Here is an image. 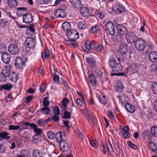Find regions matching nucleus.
Instances as JSON below:
<instances>
[{
    "instance_id": "nucleus-62",
    "label": "nucleus",
    "mask_w": 157,
    "mask_h": 157,
    "mask_svg": "<svg viewBox=\"0 0 157 157\" xmlns=\"http://www.w3.org/2000/svg\"><path fill=\"white\" fill-rule=\"evenodd\" d=\"M6 150V149L4 146L0 144V153H3Z\"/></svg>"
},
{
    "instance_id": "nucleus-24",
    "label": "nucleus",
    "mask_w": 157,
    "mask_h": 157,
    "mask_svg": "<svg viewBox=\"0 0 157 157\" xmlns=\"http://www.w3.org/2000/svg\"><path fill=\"white\" fill-rule=\"evenodd\" d=\"M69 2L71 3L73 7L76 8H80L82 4L79 0H71V2L70 1Z\"/></svg>"
},
{
    "instance_id": "nucleus-28",
    "label": "nucleus",
    "mask_w": 157,
    "mask_h": 157,
    "mask_svg": "<svg viewBox=\"0 0 157 157\" xmlns=\"http://www.w3.org/2000/svg\"><path fill=\"white\" fill-rule=\"evenodd\" d=\"M8 77L12 81L15 82L18 79L17 75L14 72H11Z\"/></svg>"
},
{
    "instance_id": "nucleus-60",
    "label": "nucleus",
    "mask_w": 157,
    "mask_h": 157,
    "mask_svg": "<svg viewBox=\"0 0 157 157\" xmlns=\"http://www.w3.org/2000/svg\"><path fill=\"white\" fill-rule=\"evenodd\" d=\"M58 115L54 114L51 120H53L55 122H57L59 121V118L57 116Z\"/></svg>"
},
{
    "instance_id": "nucleus-55",
    "label": "nucleus",
    "mask_w": 157,
    "mask_h": 157,
    "mask_svg": "<svg viewBox=\"0 0 157 157\" xmlns=\"http://www.w3.org/2000/svg\"><path fill=\"white\" fill-rule=\"evenodd\" d=\"M124 35H122L120 33H118L116 37L117 40L119 42L121 41L123 39Z\"/></svg>"
},
{
    "instance_id": "nucleus-56",
    "label": "nucleus",
    "mask_w": 157,
    "mask_h": 157,
    "mask_svg": "<svg viewBox=\"0 0 157 157\" xmlns=\"http://www.w3.org/2000/svg\"><path fill=\"white\" fill-rule=\"evenodd\" d=\"M48 97H45L43 101V104L44 107H47L49 104V102L47 100L48 99Z\"/></svg>"
},
{
    "instance_id": "nucleus-36",
    "label": "nucleus",
    "mask_w": 157,
    "mask_h": 157,
    "mask_svg": "<svg viewBox=\"0 0 157 157\" xmlns=\"http://www.w3.org/2000/svg\"><path fill=\"white\" fill-rule=\"evenodd\" d=\"M129 69L132 72L135 73L138 71V67L136 64H132L130 66Z\"/></svg>"
},
{
    "instance_id": "nucleus-7",
    "label": "nucleus",
    "mask_w": 157,
    "mask_h": 157,
    "mask_svg": "<svg viewBox=\"0 0 157 157\" xmlns=\"http://www.w3.org/2000/svg\"><path fill=\"white\" fill-rule=\"evenodd\" d=\"M136 36L135 34L132 32L128 33L126 36V39L128 43L132 44L135 43L136 39Z\"/></svg>"
},
{
    "instance_id": "nucleus-9",
    "label": "nucleus",
    "mask_w": 157,
    "mask_h": 157,
    "mask_svg": "<svg viewBox=\"0 0 157 157\" xmlns=\"http://www.w3.org/2000/svg\"><path fill=\"white\" fill-rule=\"evenodd\" d=\"M115 25L118 33L123 35H124L126 34L128 30L126 26L117 24H115Z\"/></svg>"
},
{
    "instance_id": "nucleus-45",
    "label": "nucleus",
    "mask_w": 157,
    "mask_h": 157,
    "mask_svg": "<svg viewBox=\"0 0 157 157\" xmlns=\"http://www.w3.org/2000/svg\"><path fill=\"white\" fill-rule=\"evenodd\" d=\"M149 149L153 151L154 150V147H155V144L153 142L149 141L147 144Z\"/></svg>"
},
{
    "instance_id": "nucleus-8",
    "label": "nucleus",
    "mask_w": 157,
    "mask_h": 157,
    "mask_svg": "<svg viewBox=\"0 0 157 157\" xmlns=\"http://www.w3.org/2000/svg\"><path fill=\"white\" fill-rule=\"evenodd\" d=\"M113 11L116 14H119L125 11V7L122 4L116 5L113 7Z\"/></svg>"
},
{
    "instance_id": "nucleus-2",
    "label": "nucleus",
    "mask_w": 157,
    "mask_h": 157,
    "mask_svg": "<svg viewBox=\"0 0 157 157\" xmlns=\"http://www.w3.org/2000/svg\"><path fill=\"white\" fill-rule=\"evenodd\" d=\"M28 12L26 8L20 7L18 8L17 14V15L22 16L23 17V22L26 23H31L33 20V16L31 14L27 13Z\"/></svg>"
},
{
    "instance_id": "nucleus-51",
    "label": "nucleus",
    "mask_w": 157,
    "mask_h": 157,
    "mask_svg": "<svg viewBox=\"0 0 157 157\" xmlns=\"http://www.w3.org/2000/svg\"><path fill=\"white\" fill-rule=\"evenodd\" d=\"M90 143L91 145L93 147H97L98 146V144L97 142L94 140H90Z\"/></svg>"
},
{
    "instance_id": "nucleus-47",
    "label": "nucleus",
    "mask_w": 157,
    "mask_h": 157,
    "mask_svg": "<svg viewBox=\"0 0 157 157\" xmlns=\"http://www.w3.org/2000/svg\"><path fill=\"white\" fill-rule=\"evenodd\" d=\"M48 137L50 139L53 140L55 138V134L51 131H49L47 133Z\"/></svg>"
},
{
    "instance_id": "nucleus-49",
    "label": "nucleus",
    "mask_w": 157,
    "mask_h": 157,
    "mask_svg": "<svg viewBox=\"0 0 157 157\" xmlns=\"http://www.w3.org/2000/svg\"><path fill=\"white\" fill-rule=\"evenodd\" d=\"M76 132L78 134L79 138L82 140H83L84 136L83 134L81 132V131L78 128H77L76 129Z\"/></svg>"
},
{
    "instance_id": "nucleus-46",
    "label": "nucleus",
    "mask_w": 157,
    "mask_h": 157,
    "mask_svg": "<svg viewBox=\"0 0 157 157\" xmlns=\"http://www.w3.org/2000/svg\"><path fill=\"white\" fill-rule=\"evenodd\" d=\"M33 128L34 131L35 133V134L34 135L40 136L41 134L42 133V131L41 129L40 128H37L36 125V128Z\"/></svg>"
},
{
    "instance_id": "nucleus-37",
    "label": "nucleus",
    "mask_w": 157,
    "mask_h": 157,
    "mask_svg": "<svg viewBox=\"0 0 157 157\" xmlns=\"http://www.w3.org/2000/svg\"><path fill=\"white\" fill-rule=\"evenodd\" d=\"M12 85L10 83H7L5 85H2L0 86L1 90L2 89L10 90V89L12 87Z\"/></svg>"
},
{
    "instance_id": "nucleus-12",
    "label": "nucleus",
    "mask_w": 157,
    "mask_h": 157,
    "mask_svg": "<svg viewBox=\"0 0 157 157\" xmlns=\"http://www.w3.org/2000/svg\"><path fill=\"white\" fill-rule=\"evenodd\" d=\"M25 62L22 58L20 57H17L16 58L15 64L17 68H21L25 65Z\"/></svg>"
},
{
    "instance_id": "nucleus-40",
    "label": "nucleus",
    "mask_w": 157,
    "mask_h": 157,
    "mask_svg": "<svg viewBox=\"0 0 157 157\" xmlns=\"http://www.w3.org/2000/svg\"><path fill=\"white\" fill-rule=\"evenodd\" d=\"M151 132L152 135L154 137H157V127L155 126L152 127L151 130Z\"/></svg>"
},
{
    "instance_id": "nucleus-33",
    "label": "nucleus",
    "mask_w": 157,
    "mask_h": 157,
    "mask_svg": "<svg viewBox=\"0 0 157 157\" xmlns=\"http://www.w3.org/2000/svg\"><path fill=\"white\" fill-rule=\"evenodd\" d=\"M142 136L144 138H147L149 141L151 139V136L150 132L148 130H144L142 132Z\"/></svg>"
},
{
    "instance_id": "nucleus-48",
    "label": "nucleus",
    "mask_w": 157,
    "mask_h": 157,
    "mask_svg": "<svg viewBox=\"0 0 157 157\" xmlns=\"http://www.w3.org/2000/svg\"><path fill=\"white\" fill-rule=\"evenodd\" d=\"M1 25L3 27L7 26L8 25V22L5 19H2L0 22Z\"/></svg>"
},
{
    "instance_id": "nucleus-43",
    "label": "nucleus",
    "mask_w": 157,
    "mask_h": 157,
    "mask_svg": "<svg viewBox=\"0 0 157 157\" xmlns=\"http://www.w3.org/2000/svg\"><path fill=\"white\" fill-rule=\"evenodd\" d=\"M2 73L6 76L8 77L11 72L10 71L8 67H5L4 69L2 70Z\"/></svg>"
},
{
    "instance_id": "nucleus-54",
    "label": "nucleus",
    "mask_w": 157,
    "mask_h": 157,
    "mask_svg": "<svg viewBox=\"0 0 157 157\" xmlns=\"http://www.w3.org/2000/svg\"><path fill=\"white\" fill-rule=\"evenodd\" d=\"M106 145L107 150L110 153L111 151H113V148L111 144L109 142L108 143H107Z\"/></svg>"
},
{
    "instance_id": "nucleus-17",
    "label": "nucleus",
    "mask_w": 157,
    "mask_h": 157,
    "mask_svg": "<svg viewBox=\"0 0 157 157\" xmlns=\"http://www.w3.org/2000/svg\"><path fill=\"white\" fill-rule=\"evenodd\" d=\"M80 13L84 17L90 16V10L86 7H82L80 9Z\"/></svg>"
},
{
    "instance_id": "nucleus-63",
    "label": "nucleus",
    "mask_w": 157,
    "mask_h": 157,
    "mask_svg": "<svg viewBox=\"0 0 157 157\" xmlns=\"http://www.w3.org/2000/svg\"><path fill=\"white\" fill-rule=\"evenodd\" d=\"M123 136L126 139H128L130 136V133L128 132H124L122 133Z\"/></svg>"
},
{
    "instance_id": "nucleus-38",
    "label": "nucleus",
    "mask_w": 157,
    "mask_h": 157,
    "mask_svg": "<svg viewBox=\"0 0 157 157\" xmlns=\"http://www.w3.org/2000/svg\"><path fill=\"white\" fill-rule=\"evenodd\" d=\"M100 29V28L98 26L95 25L90 28V31L92 33H94L99 31Z\"/></svg>"
},
{
    "instance_id": "nucleus-39",
    "label": "nucleus",
    "mask_w": 157,
    "mask_h": 157,
    "mask_svg": "<svg viewBox=\"0 0 157 157\" xmlns=\"http://www.w3.org/2000/svg\"><path fill=\"white\" fill-rule=\"evenodd\" d=\"M99 99L100 102L103 105L107 104L108 102L105 95L100 96Z\"/></svg>"
},
{
    "instance_id": "nucleus-44",
    "label": "nucleus",
    "mask_w": 157,
    "mask_h": 157,
    "mask_svg": "<svg viewBox=\"0 0 157 157\" xmlns=\"http://www.w3.org/2000/svg\"><path fill=\"white\" fill-rule=\"evenodd\" d=\"M104 50V47L103 46L100 44H98L96 48L97 51L99 53H101Z\"/></svg>"
},
{
    "instance_id": "nucleus-20",
    "label": "nucleus",
    "mask_w": 157,
    "mask_h": 157,
    "mask_svg": "<svg viewBox=\"0 0 157 157\" xmlns=\"http://www.w3.org/2000/svg\"><path fill=\"white\" fill-rule=\"evenodd\" d=\"M123 66L120 63H117L116 65L112 71L114 72H120L122 71L123 70Z\"/></svg>"
},
{
    "instance_id": "nucleus-27",
    "label": "nucleus",
    "mask_w": 157,
    "mask_h": 157,
    "mask_svg": "<svg viewBox=\"0 0 157 157\" xmlns=\"http://www.w3.org/2000/svg\"><path fill=\"white\" fill-rule=\"evenodd\" d=\"M108 63L112 71L117 63H116V59L112 57L109 58Z\"/></svg>"
},
{
    "instance_id": "nucleus-23",
    "label": "nucleus",
    "mask_w": 157,
    "mask_h": 157,
    "mask_svg": "<svg viewBox=\"0 0 157 157\" xmlns=\"http://www.w3.org/2000/svg\"><path fill=\"white\" fill-rule=\"evenodd\" d=\"M63 30L66 32V35L67 37L69 38V22H65L63 23L62 25Z\"/></svg>"
},
{
    "instance_id": "nucleus-5",
    "label": "nucleus",
    "mask_w": 157,
    "mask_h": 157,
    "mask_svg": "<svg viewBox=\"0 0 157 157\" xmlns=\"http://www.w3.org/2000/svg\"><path fill=\"white\" fill-rule=\"evenodd\" d=\"M105 31L107 34L113 36L115 33V29L113 23L108 21L105 25Z\"/></svg>"
},
{
    "instance_id": "nucleus-19",
    "label": "nucleus",
    "mask_w": 157,
    "mask_h": 157,
    "mask_svg": "<svg viewBox=\"0 0 157 157\" xmlns=\"http://www.w3.org/2000/svg\"><path fill=\"white\" fill-rule=\"evenodd\" d=\"M125 108L128 112L130 113H133L135 110V107L132 104L129 103L125 104Z\"/></svg>"
},
{
    "instance_id": "nucleus-34",
    "label": "nucleus",
    "mask_w": 157,
    "mask_h": 157,
    "mask_svg": "<svg viewBox=\"0 0 157 157\" xmlns=\"http://www.w3.org/2000/svg\"><path fill=\"white\" fill-rule=\"evenodd\" d=\"M50 51L49 49H48L46 51L42 53V58L43 60H44L46 58H48L50 55Z\"/></svg>"
},
{
    "instance_id": "nucleus-61",
    "label": "nucleus",
    "mask_w": 157,
    "mask_h": 157,
    "mask_svg": "<svg viewBox=\"0 0 157 157\" xmlns=\"http://www.w3.org/2000/svg\"><path fill=\"white\" fill-rule=\"evenodd\" d=\"M24 124L25 125H29L32 128H36V125L34 123H29L28 122H25L24 123Z\"/></svg>"
},
{
    "instance_id": "nucleus-1",
    "label": "nucleus",
    "mask_w": 157,
    "mask_h": 157,
    "mask_svg": "<svg viewBox=\"0 0 157 157\" xmlns=\"http://www.w3.org/2000/svg\"><path fill=\"white\" fill-rule=\"evenodd\" d=\"M128 47L126 43L122 42L120 45L119 50L115 53L116 57L119 61L123 62L127 58H131L130 53L128 51Z\"/></svg>"
},
{
    "instance_id": "nucleus-52",
    "label": "nucleus",
    "mask_w": 157,
    "mask_h": 157,
    "mask_svg": "<svg viewBox=\"0 0 157 157\" xmlns=\"http://www.w3.org/2000/svg\"><path fill=\"white\" fill-rule=\"evenodd\" d=\"M53 112L54 114L59 115L60 114V110L59 108L57 106H56L53 108Z\"/></svg>"
},
{
    "instance_id": "nucleus-21",
    "label": "nucleus",
    "mask_w": 157,
    "mask_h": 157,
    "mask_svg": "<svg viewBox=\"0 0 157 157\" xmlns=\"http://www.w3.org/2000/svg\"><path fill=\"white\" fill-rule=\"evenodd\" d=\"M89 79L90 84L93 86H95L97 84V82L94 75L90 74L88 76Z\"/></svg>"
},
{
    "instance_id": "nucleus-41",
    "label": "nucleus",
    "mask_w": 157,
    "mask_h": 157,
    "mask_svg": "<svg viewBox=\"0 0 157 157\" xmlns=\"http://www.w3.org/2000/svg\"><path fill=\"white\" fill-rule=\"evenodd\" d=\"M41 111L43 114H48L50 113V110L49 108L47 107H44L40 109Z\"/></svg>"
},
{
    "instance_id": "nucleus-16",
    "label": "nucleus",
    "mask_w": 157,
    "mask_h": 157,
    "mask_svg": "<svg viewBox=\"0 0 157 157\" xmlns=\"http://www.w3.org/2000/svg\"><path fill=\"white\" fill-rule=\"evenodd\" d=\"M115 90L119 93H121L124 90V86L122 83L121 81H118L114 86Z\"/></svg>"
},
{
    "instance_id": "nucleus-6",
    "label": "nucleus",
    "mask_w": 157,
    "mask_h": 157,
    "mask_svg": "<svg viewBox=\"0 0 157 157\" xmlns=\"http://www.w3.org/2000/svg\"><path fill=\"white\" fill-rule=\"evenodd\" d=\"M85 43V45L82 46V49L85 51L88 52L90 49H94L95 48V47L94 43L91 42L90 40H86Z\"/></svg>"
},
{
    "instance_id": "nucleus-50",
    "label": "nucleus",
    "mask_w": 157,
    "mask_h": 157,
    "mask_svg": "<svg viewBox=\"0 0 157 157\" xmlns=\"http://www.w3.org/2000/svg\"><path fill=\"white\" fill-rule=\"evenodd\" d=\"M128 146L131 148H132L135 150H136L138 148L135 144H132L130 141H128L127 142Z\"/></svg>"
},
{
    "instance_id": "nucleus-53",
    "label": "nucleus",
    "mask_w": 157,
    "mask_h": 157,
    "mask_svg": "<svg viewBox=\"0 0 157 157\" xmlns=\"http://www.w3.org/2000/svg\"><path fill=\"white\" fill-rule=\"evenodd\" d=\"M6 48V47L5 45L3 44H0V53H3V52H4Z\"/></svg>"
},
{
    "instance_id": "nucleus-4",
    "label": "nucleus",
    "mask_w": 157,
    "mask_h": 157,
    "mask_svg": "<svg viewBox=\"0 0 157 157\" xmlns=\"http://www.w3.org/2000/svg\"><path fill=\"white\" fill-rule=\"evenodd\" d=\"M146 44L144 41L141 38L136 40L135 42V48L138 50L141 51L145 48Z\"/></svg>"
},
{
    "instance_id": "nucleus-64",
    "label": "nucleus",
    "mask_w": 157,
    "mask_h": 157,
    "mask_svg": "<svg viewBox=\"0 0 157 157\" xmlns=\"http://www.w3.org/2000/svg\"><path fill=\"white\" fill-rule=\"evenodd\" d=\"M88 117L93 123L94 124L95 123V120L94 117L90 113H88Z\"/></svg>"
},
{
    "instance_id": "nucleus-15",
    "label": "nucleus",
    "mask_w": 157,
    "mask_h": 157,
    "mask_svg": "<svg viewBox=\"0 0 157 157\" xmlns=\"http://www.w3.org/2000/svg\"><path fill=\"white\" fill-rule=\"evenodd\" d=\"M11 57L10 54L7 52H5L2 53V59L5 63H8L10 61Z\"/></svg>"
},
{
    "instance_id": "nucleus-42",
    "label": "nucleus",
    "mask_w": 157,
    "mask_h": 157,
    "mask_svg": "<svg viewBox=\"0 0 157 157\" xmlns=\"http://www.w3.org/2000/svg\"><path fill=\"white\" fill-rule=\"evenodd\" d=\"M76 40H69V45H71L73 47L77 48L78 47V45Z\"/></svg>"
},
{
    "instance_id": "nucleus-59",
    "label": "nucleus",
    "mask_w": 157,
    "mask_h": 157,
    "mask_svg": "<svg viewBox=\"0 0 157 157\" xmlns=\"http://www.w3.org/2000/svg\"><path fill=\"white\" fill-rule=\"evenodd\" d=\"M108 116L109 118L110 119H113L115 117V116L113 115L112 111H108Z\"/></svg>"
},
{
    "instance_id": "nucleus-14",
    "label": "nucleus",
    "mask_w": 157,
    "mask_h": 157,
    "mask_svg": "<svg viewBox=\"0 0 157 157\" xmlns=\"http://www.w3.org/2000/svg\"><path fill=\"white\" fill-rule=\"evenodd\" d=\"M79 34L74 29L69 30V40H77Z\"/></svg>"
},
{
    "instance_id": "nucleus-31",
    "label": "nucleus",
    "mask_w": 157,
    "mask_h": 157,
    "mask_svg": "<svg viewBox=\"0 0 157 157\" xmlns=\"http://www.w3.org/2000/svg\"><path fill=\"white\" fill-rule=\"evenodd\" d=\"M69 100L66 98H63L62 101L61 107L63 110L66 111L67 108V104Z\"/></svg>"
},
{
    "instance_id": "nucleus-26",
    "label": "nucleus",
    "mask_w": 157,
    "mask_h": 157,
    "mask_svg": "<svg viewBox=\"0 0 157 157\" xmlns=\"http://www.w3.org/2000/svg\"><path fill=\"white\" fill-rule=\"evenodd\" d=\"M10 134L6 132H0V138L4 140H9L10 138Z\"/></svg>"
},
{
    "instance_id": "nucleus-3",
    "label": "nucleus",
    "mask_w": 157,
    "mask_h": 157,
    "mask_svg": "<svg viewBox=\"0 0 157 157\" xmlns=\"http://www.w3.org/2000/svg\"><path fill=\"white\" fill-rule=\"evenodd\" d=\"M62 132L59 131L55 134V137L57 142L59 143L61 147V149L63 152H67L68 150V146L67 144L65 143L64 140H63Z\"/></svg>"
},
{
    "instance_id": "nucleus-35",
    "label": "nucleus",
    "mask_w": 157,
    "mask_h": 157,
    "mask_svg": "<svg viewBox=\"0 0 157 157\" xmlns=\"http://www.w3.org/2000/svg\"><path fill=\"white\" fill-rule=\"evenodd\" d=\"M151 88L154 94H157V82H153L152 83Z\"/></svg>"
},
{
    "instance_id": "nucleus-29",
    "label": "nucleus",
    "mask_w": 157,
    "mask_h": 157,
    "mask_svg": "<svg viewBox=\"0 0 157 157\" xmlns=\"http://www.w3.org/2000/svg\"><path fill=\"white\" fill-rule=\"evenodd\" d=\"M88 24L84 21H79L78 24V26L79 29H84L87 28Z\"/></svg>"
},
{
    "instance_id": "nucleus-11",
    "label": "nucleus",
    "mask_w": 157,
    "mask_h": 157,
    "mask_svg": "<svg viewBox=\"0 0 157 157\" xmlns=\"http://www.w3.org/2000/svg\"><path fill=\"white\" fill-rule=\"evenodd\" d=\"M9 52L12 54H17L19 52V49L16 44H10L8 47Z\"/></svg>"
},
{
    "instance_id": "nucleus-22",
    "label": "nucleus",
    "mask_w": 157,
    "mask_h": 157,
    "mask_svg": "<svg viewBox=\"0 0 157 157\" xmlns=\"http://www.w3.org/2000/svg\"><path fill=\"white\" fill-rule=\"evenodd\" d=\"M45 154L44 152L39 151L37 149H36L33 151L32 155L33 157H43Z\"/></svg>"
},
{
    "instance_id": "nucleus-30",
    "label": "nucleus",
    "mask_w": 157,
    "mask_h": 157,
    "mask_svg": "<svg viewBox=\"0 0 157 157\" xmlns=\"http://www.w3.org/2000/svg\"><path fill=\"white\" fill-rule=\"evenodd\" d=\"M32 140L34 144L40 142L42 140V137L40 136L34 135L32 137Z\"/></svg>"
},
{
    "instance_id": "nucleus-18",
    "label": "nucleus",
    "mask_w": 157,
    "mask_h": 157,
    "mask_svg": "<svg viewBox=\"0 0 157 157\" xmlns=\"http://www.w3.org/2000/svg\"><path fill=\"white\" fill-rule=\"evenodd\" d=\"M148 58L150 60L153 62L157 61V52H151L148 54Z\"/></svg>"
},
{
    "instance_id": "nucleus-13",
    "label": "nucleus",
    "mask_w": 157,
    "mask_h": 157,
    "mask_svg": "<svg viewBox=\"0 0 157 157\" xmlns=\"http://www.w3.org/2000/svg\"><path fill=\"white\" fill-rule=\"evenodd\" d=\"M54 15L57 17L63 18L66 16V13L62 9H58L55 11Z\"/></svg>"
},
{
    "instance_id": "nucleus-10",
    "label": "nucleus",
    "mask_w": 157,
    "mask_h": 157,
    "mask_svg": "<svg viewBox=\"0 0 157 157\" xmlns=\"http://www.w3.org/2000/svg\"><path fill=\"white\" fill-rule=\"evenodd\" d=\"M25 44L26 46L28 48H33L34 47L35 42L33 38L28 37L25 40Z\"/></svg>"
},
{
    "instance_id": "nucleus-32",
    "label": "nucleus",
    "mask_w": 157,
    "mask_h": 157,
    "mask_svg": "<svg viewBox=\"0 0 157 157\" xmlns=\"http://www.w3.org/2000/svg\"><path fill=\"white\" fill-rule=\"evenodd\" d=\"M7 3L10 7H14L17 5L18 3L16 0H8Z\"/></svg>"
},
{
    "instance_id": "nucleus-25",
    "label": "nucleus",
    "mask_w": 157,
    "mask_h": 157,
    "mask_svg": "<svg viewBox=\"0 0 157 157\" xmlns=\"http://www.w3.org/2000/svg\"><path fill=\"white\" fill-rule=\"evenodd\" d=\"M103 74L102 72L99 69H97L95 70L94 72V75L95 76L99 78H101V80L103 81H104L107 80L106 78H103L102 77Z\"/></svg>"
},
{
    "instance_id": "nucleus-58",
    "label": "nucleus",
    "mask_w": 157,
    "mask_h": 157,
    "mask_svg": "<svg viewBox=\"0 0 157 157\" xmlns=\"http://www.w3.org/2000/svg\"><path fill=\"white\" fill-rule=\"evenodd\" d=\"M7 77L6 76L4 75L2 73H0V81H5L6 80V78Z\"/></svg>"
},
{
    "instance_id": "nucleus-57",
    "label": "nucleus",
    "mask_w": 157,
    "mask_h": 157,
    "mask_svg": "<svg viewBox=\"0 0 157 157\" xmlns=\"http://www.w3.org/2000/svg\"><path fill=\"white\" fill-rule=\"evenodd\" d=\"M20 128L19 126H15L13 125H10L9 126V129L10 130H17Z\"/></svg>"
}]
</instances>
